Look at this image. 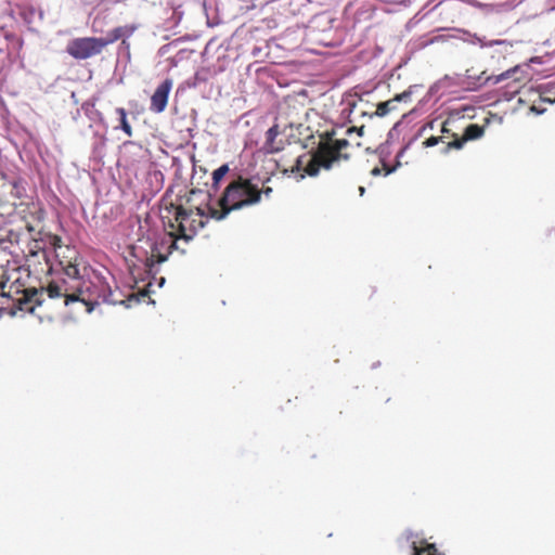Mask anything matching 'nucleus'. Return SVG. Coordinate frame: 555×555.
Instances as JSON below:
<instances>
[{
  "instance_id": "nucleus-1",
  "label": "nucleus",
  "mask_w": 555,
  "mask_h": 555,
  "mask_svg": "<svg viewBox=\"0 0 555 555\" xmlns=\"http://www.w3.org/2000/svg\"><path fill=\"white\" fill-rule=\"evenodd\" d=\"M165 215L162 216L164 225L169 228V238L155 243L151 248L150 256L144 261L145 270L149 274L155 275L158 270L156 264L167 260L171 250L177 247V240L183 238L189 242L196 234L197 230L204 227L202 218L204 211L201 208L185 209L180 204H170L165 208Z\"/></svg>"
},
{
  "instance_id": "nucleus-2",
  "label": "nucleus",
  "mask_w": 555,
  "mask_h": 555,
  "mask_svg": "<svg viewBox=\"0 0 555 555\" xmlns=\"http://www.w3.org/2000/svg\"><path fill=\"white\" fill-rule=\"evenodd\" d=\"M335 131H325L320 134L319 143L306 154L300 155L292 168V172L304 171L310 177H315L321 170H331L341 162L350 159L347 149L350 143L347 139H336Z\"/></svg>"
},
{
  "instance_id": "nucleus-3",
  "label": "nucleus",
  "mask_w": 555,
  "mask_h": 555,
  "mask_svg": "<svg viewBox=\"0 0 555 555\" xmlns=\"http://www.w3.org/2000/svg\"><path fill=\"white\" fill-rule=\"evenodd\" d=\"M260 203L259 185L251 178L237 175L224 188L218 199V209L210 208L217 220L224 219L231 211L255 206Z\"/></svg>"
},
{
  "instance_id": "nucleus-4",
  "label": "nucleus",
  "mask_w": 555,
  "mask_h": 555,
  "mask_svg": "<svg viewBox=\"0 0 555 555\" xmlns=\"http://www.w3.org/2000/svg\"><path fill=\"white\" fill-rule=\"evenodd\" d=\"M104 49V39L98 37L75 38L66 46V52L75 60H87L96 56Z\"/></svg>"
},
{
  "instance_id": "nucleus-5",
  "label": "nucleus",
  "mask_w": 555,
  "mask_h": 555,
  "mask_svg": "<svg viewBox=\"0 0 555 555\" xmlns=\"http://www.w3.org/2000/svg\"><path fill=\"white\" fill-rule=\"evenodd\" d=\"M47 293L50 298H61L64 297L65 306H68L75 301H81L87 306V311L91 312L94 306H98L100 301L98 299H93L90 295H86V292L81 288H77L76 292L68 293L67 287H65V282L59 284L56 282H51L43 288V294Z\"/></svg>"
},
{
  "instance_id": "nucleus-6",
  "label": "nucleus",
  "mask_w": 555,
  "mask_h": 555,
  "mask_svg": "<svg viewBox=\"0 0 555 555\" xmlns=\"http://www.w3.org/2000/svg\"><path fill=\"white\" fill-rule=\"evenodd\" d=\"M43 301V288H26L23 292V296L12 305L4 307V311H8L10 315H16L17 311L34 313L37 306H40Z\"/></svg>"
},
{
  "instance_id": "nucleus-7",
  "label": "nucleus",
  "mask_w": 555,
  "mask_h": 555,
  "mask_svg": "<svg viewBox=\"0 0 555 555\" xmlns=\"http://www.w3.org/2000/svg\"><path fill=\"white\" fill-rule=\"evenodd\" d=\"M172 89V80L167 78L165 79L154 91L151 96V112L155 114L163 113L168 104L169 93Z\"/></svg>"
},
{
  "instance_id": "nucleus-8",
  "label": "nucleus",
  "mask_w": 555,
  "mask_h": 555,
  "mask_svg": "<svg viewBox=\"0 0 555 555\" xmlns=\"http://www.w3.org/2000/svg\"><path fill=\"white\" fill-rule=\"evenodd\" d=\"M485 133V128L478 124H469L461 138L456 133H452L453 138L446 146V152L455 149L461 150L467 141L480 139Z\"/></svg>"
},
{
  "instance_id": "nucleus-9",
  "label": "nucleus",
  "mask_w": 555,
  "mask_h": 555,
  "mask_svg": "<svg viewBox=\"0 0 555 555\" xmlns=\"http://www.w3.org/2000/svg\"><path fill=\"white\" fill-rule=\"evenodd\" d=\"M410 96H411V92L404 91L400 94H397L393 99H391L389 101L378 103L374 115L378 116V117L386 116L388 113H390L391 111H393L396 108V105H395L396 102L406 101L408 99H410Z\"/></svg>"
},
{
  "instance_id": "nucleus-10",
  "label": "nucleus",
  "mask_w": 555,
  "mask_h": 555,
  "mask_svg": "<svg viewBox=\"0 0 555 555\" xmlns=\"http://www.w3.org/2000/svg\"><path fill=\"white\" fill-rule=\"evenodd\" d=\"M134 30L135 26L133 25H125L114 28L107 34L106 37L102 38L104 39L105 48L119 39L129 38L134 33Z\"/></svg>"
},
{
  "instance_id": "nucleus-11",
  "label": "nucleus",
  "mask_w": 555,
  "mask_h": 555,
  "mask_svg": "<svg viewBox=\"0 0 555 555\" xmlns=\"http://www.w3.org/2000/svg\"><path fill=\"white\" fill-rule=\"evenodd\" d=\"M413 555H438V550L435 544L428 543L426 540H421L418 543H412Z\"/></svg>"
},
{
  "instance_id": "nucleus-12",
  "label": "nucleus",
  "mask_w": 555,
  "mask_h": 555,
  "mask_svg": "<svg viewBox=\"0 0 555 555\" xmlns=\"http://www.w3.org/2000/svg\"><path fill=\"white\" fill-rule=\"evenodd\" d=\"M551 91H544L540 94V103L539 104H532L530 106V111L540 115L542 113H544L546 111V108L544 106H542L543 103H555V96L552 98L551 95H548Z\"/></svg>"
},
{
  "instance_id": "nucleus-13",
  "label": "nucleus",
  "mask_w": 555,
  "mask_h": 555,
  "mask_svg": "<svg viewBox=\"0 0 555 555\" xmlns=\"http://www.w3.org/2000/svg\"><path fill=\"white\" fill-rule=\"evenodd\" d=\"M116 114L119 116V127L120 129L130 138L132 137V127L128 122L127 112L124 107H117L115 109Z\"/></svg>"
},
{
  "instance_id": "nucleus-14",
  "label": "nucleus",
  "mask_w": 555,
  "mask_h": 555,
  "mask_svg": "<svg viewBox=\"0 0 555 555\" xmlns=\"http://www.w3.org/2000/svg\"><path fill=\"white\" fill-rule=\"evenodd\" d=\"M230 171L229 165L223 164L212 172V189L216 191L220 181L224 178V176Z\"/></svg>"
},
{
  "instance_id": "nucleus-15",
  "label": "nucleus",
  "mask_w": 555,
  "mask_h": 555,
  "mask_svg": "<svg viewBox=\"0 0 555 555\" xmlns=\"http://www.w3.org/2000/svg\"><path fill=\"white\" fill-rule=\"evenodd\" d=\"M64 273L72 279H76L79 275V269L76 263L68 261L65 266H63Z\"/></svg>"
},
{
  "instance_id": "nucleus-16",
  "label": "nucleus",
  "mask_w": 555,
  "mask_h": 555,
  "mask_svg": "<svg viewBox=\"0 0 555 555\" xmlns=\"http://www.w3.org/2000/svg\"><path fill=\"white\" fill-rule=\"evenodd\" d=\"M279 134L276 127H272L267 131V145L270 152L279 151V147H273L272 143L274 138Z\"/></svg>"
},
{
  "instance_id": "nucleus-17",
  "label": "nucleus",
  "mask_w": 555,
  "mask_h": 555,
  "mask_svg": "<svg viewBox=\"0 0 555 555\" xmlns=\"http://www.w3.org/2000/svg\"><path fill=\"white\" fill-rule=\"evenodd\" d=\"M49 242L55 250L62 248L63 246L62 237L55 234L49 236Z\"/></svg>"
},
{
  "instance_id": "nucleus-18",
  "label": "nucleus",
  "mask_w": 555,
  "mask_h": 555,
  "mask_svg": "<svg viewBox=\"0 0 555 555\" xmlns=\"http://www.w3.org/2000/svg\"><path fill=\"white\" fill-rule=\"evenodd\" d=\"M440 141H441L440 137H434L433 135V137L426 139V141L424 142V145L426 147H431V146L437 145Z\"/></svg>"
},
{
  "instance_id": "nucleus-19",
  "label": "nucleus",
  "mask_w": 555,
  "mask_h": 555,
  "mask_svg": "<svg viewBox=\"0 0 555 555\" xmlns=\"http://www.w3.org/2000/svg\"><path fill=\"white\" fill-rule=\"evenodd\" d=\"M12 186H13L12 194L15 197H17V198H22L23 194H22V190H21V186H20V182L18 181H14L12 183Z\"/></svg>"
},
{
  "instance_id": "nucleus-20",
  "label": "nucleus",
  "mask_w": 555,
  "mask_h": 555,
  "mask_svg": "<svg viewBox=\"0 0 555 555\" xmlns=\"http://www.w3.org/2000/svg\"><path fill=\"white\" fill-rule=\"evenodd\" d=\"M259 191H260V197L262 196V194L267 197L270 196V194L272 193V188L270 186H263V188H260L259 186Z\"/></svg>"
},
{
  "instance_id": "nucleus-21",
  "label": "nucleus",
  "mask_w": 555,
  "mask_h": 555,
  "mask_svg": "<svg viewBox=\"0 0 555 555\" xmlns=\"http://www.w3.org/2000/svg\"><path fill=\"white\" fill-rule=\"evenodd\" d=\"M352 132H357L359 135H362L363 127H360V128L351 127L347 130V133H352Z\"/></svg>"
},
{
  "instance_id": "nucleus-22",
  "label": "nucleus",
  "mask_w": 555,
  "mask_h": 555,
  "mask_svg": "<svg viewBox=\"0 0 555 555\" xmlns=\"http://www.w3.org/2000/svg\"><path fill=\"white\" fill-rule=\"evenodd\" d=\"M81 107L87 112L89 107H94V102L87 101L82 104Z\"/></svg>"
},
{
  "instance_id": "nucleus-23",
  "label": "nucleus",
  "mask_w": 555,
  "mask_h": 555,
  "mask_svg": "<svg viewBox=\"0 0 555 555\" xmlns=\"http://www.w3.org/2000/svg\"><path fill=\"white\" fill-rule=\"evenodd\" d=\"M448 125H449V122H448V121H444V122L442 124V128H441V132H442V133H447V134H448V133H450V129L448 128Z\"/></svg>"
},
{
  "instance_id": "nucleus-24",
  "label": "nucleus",
  "mask_w": 555,
  "mask_h": 555,
  "mask_svg": "<svg viewBox=\"0 0 555 555\" xmlns=\"http://www.w3.org/2000/svg\"><path fill=\"white\" fill-rule=\"evenodd\" d=\"M371 173L373 176H378L380 173V169L378 167H375L374 169H372Z\"/></svg>"
},
{
  "instance_id": "nucleus-25",
  "label": "nucleus",
  "mask_w": 555,
  "mask_h": 555,
  "mask_svg": "<svg viewBox=\"0 0 555 555\" xmlns=\"http://www.w3.org/2000/svg\"><path fill=\"white\" fill-rule=\"evenodd\" d=\"M363 192H364V188H363V186H361V188H360V193H361V194H363Z\"/></svg>"
},
{
  "instance_id": "nucleus-26",
  "label": "nucleus",
  "mask_w": 555,
  "mask_h": 555,
  "mask_svg": "<svg viewBox=\"0 0 555 555\" xmlns=\"http://www.w3.org/2000/svg\"><path fill=\"white\" fill-rule=\"evenodd\" d=\"M508 76V72H505V74L502 75V77H507Z\"/></svg>"
}]
</instances>
